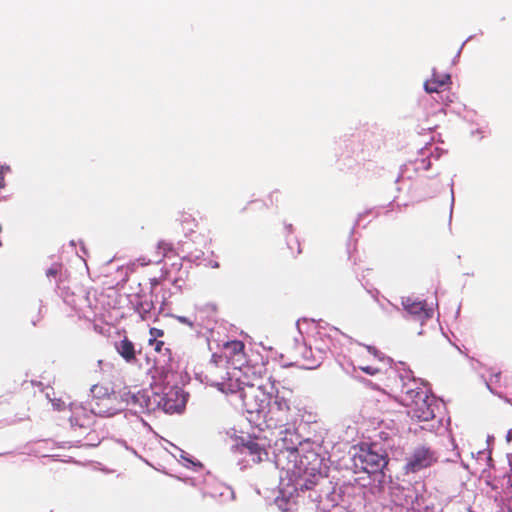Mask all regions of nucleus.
Segmentation results:
<instances>
[{
  "label": "nucleus",
  "instance_id": "1",
  "mask_svg": "<svg viewBox=\"0 0 512 512\" xmlns=\"http://www.w3.org/2000/svg\"><path fill=\"white\" fill-rule=\"evenodd\" d=\"M399 397L412 419L429 422L435 418V409L438 407L436 398L415 379L408 378V381L402 383Z\"/></svg>",
  "mask_w": 512,
  "mask_h": 512
},
{
  "label": "nucleus",
  "instance_id": "2",
  "mask_svg": "<svg viewBox=\"0 0 512 512\" xmlns=\"http://www.w3.org/2000/svg\"><path fill=\"white\" fill-rule=\"evenodd\" d=\"M293 461V475L297 478V485L300 489L310 490L322 478L321 472L316 467L318 455L309 451L306 455H300L298 449H290V462Z\"/></svg>",
  "mask_w": 512,
  "mask_h": 512
},
{
  "label": "nucleus",
  "instance_id": "3",
  "mask_svg": "<svg viewBox=\"0 0 512 512\" xmlns=\"http://www.w3.org/2000/svg\"><path fill=\"white\" fill-rule=\"evenodd\" d=\"M235 451L247 462L259 464L268 459L266 443L258 437H240L235 445Z\"/></svg>",
  "mask_w": 512,
  "mask_h": 512
},
{
  "label": "nucleus",
  "instance_id": "4",
  "mask_svg": "<svg viewBox=\"0 0 512 512\" xmlns=\"http://www.w3.org/2000/svg\"><path fill=\"white\" fill-rule=\"evenodd\" d=\"M438 461L436 452L426 445H420L413 449L407 458L404 466L405 472L417 473L423 469L429 468Z\"/></svg>",
  "mask_w": 512,
  "mask_h": 512
},
{
  "label": "nucleus",
  "instance_id": "5",
  "mask_svg": "<svg viewBox=\"0 0 512 512\" xmlns=\"http://www.w3.org/2000/svg\"><path fill=\"white\" fill-rule=\"evenodd\" d=\"M317 365L312 350L304 342L303 337L300 336V339L295 338L292 354L290 355V367L296 366L301 369H314Z\"/></svg>",
  "mask_w": 512,
  "mask_h": 512
},
{
  "label": "nucleus",
  "instance_id": "6",
  "mask_svg": "<svg viewBox=\"0 0 512 512\" xmlns=\"http://www.w3.org/2000/svg\"><path fill=\"white\" fill-rule=\"evenodd\" d=\"M258 380H260V376L249 365L234 367L229 372V387L232 392L241 390V386L248 388L250 385H256L255 382Z\"/></svg>",
  "mask_w": 512,
  "mask_h": 512
},
{
  "label": "nucleus",
  "instance_id": "7",
  "mask_svg": "<svg viewBox=\"0 0 512 512\" xmlns=\"http://www.w3.org/2000/svg\"><path fill=\"white\" fill-rule=\"evenodd\" d=\"M102 402L96 401L95 405L91 404V413H88L82 406H75L70 417V423L72 426H78L80 428H89L93 422L92 414L111 416L113 412L110 410H104L101 407Z\"/></svg>",
  "mask_w": 512,
  "mask_h": 512
},
{
  "label": "nucleus",
  "instance_id": "8",
  "mask_svg": "<svg viewBox=\"0 0 512 512\" xmlns=\"http://www.w3.org/2000/svg\"><path fill=\"white\" fill-rule=\"evenodd\" d=\"M358 459L361 463V468L367 473L381 471L388 464L387 456L384 453L375 451L373 446L361 449Z\"/></svg>",
  "mask_w": 512,
  "mask_h": 512
},
{
  "label": "nucleus",
  "instance_id": "9",
  "mask_svg": "<svg viewBox=\"0 0 512 512\" xmlns=\"http://www.w3.org/2000/svg\"><path fill=\"white\" fill-rule=\"evenodd\" d=\"M240 394L242 404L249 413L259 412L265 403V394L258 385H250L248 388L241 386Z\"/></svg>",
  "mask_w": 512,
  "mask_h": 512
},
{
  "label": "nucleus",
  "instance_id": "10",
  "mask_svg": "<svg viewBox=\"0 0 512 512\" xmlns=\"http://www.w3.org/2000/svg\"><path fill=\"white\" fill-rule=\"evenodd\" d=\"M186 398L179 387H171L158 401V406L166 413H176L184 409Z\"/></svg>",
  "mask_w": 512,
  "mask_h": 512
},
{
  "label": "nucleus",
  "instance_id": "11",
  "mask_svg": "<svg viewBox=\"0 0 512 512\" xmlns=\"http://www.w3.org/2000/svg\"><path fill=\"white\" fill-rule=\"evenodd\" d=\"M149 346L154 348V351L161 354V357L156 360V368L161 369L163 375H167L174 369V358L170 348L165 347L163 340H156L153 343H148Z\"/></svg>",
  "mask_w": 512,
  "mask_h": 512
},
{
  "label": "nucleus",
  "instance_id": "12",
  "mask_svg": "<svg viewBox=\"0 0 512 512\" xmlns=\"http://www.w3.org/2000/svg\"><path fill=\"white\" fill-rule=\"evenodd\" d=\"M404 310L419 321H424L432 316V310L427 308L425 301H420L412 297L402 298Z\"/></svg>",
  "mask_w": 512,
  "mask_h": 512
},
{
  "label": "nucleus",
  "instance_id": "13",
  "mask_svg": "<svg viewBox=\"0 0 512 512\" xmlns=\"http://www.w3.org/2000/svg\"><path fill=\"white\" fill-rule=\"evenodd\" d=\"M451 85V77L449 74H439L435 71L432 77L425 81L424 89L427 93H439L448 89Z\"/></svg>",
  "mask_w": 512,
  "mask_h": 512
},
{
  "label": "nucleus",
  "instance_id": "14",
  "mask_svg": "<svg viewBox=\"0 0 512 512\" xmlns=\"http://www.w3.org/2000/svg\"><path fill=\"white\" fill-rule=\"evenodd\" d=\"M114 347L127 363H135L137 361L135 345L128 337L125 336L120 341L115 342Z\"/></svg>",
  "mask_w": 512,
  "mask_h": 512
},
{
  "label": "nucleus",
  "instance_id": "15",
  "mask_svg": "<svg viewBox=\"0 0 512 512\" xmlns=\"http://www.w3.org/2000/svg\"><path fill=\"white\" fill-rule=\"evenodd\" d=\"M134 309L142 320H147L150 318L151 312L154 309V303L152 300L139 299V301L134 304Z\"/></svg>",
  "mask_w": 512,
  "mask_h": 512
},
{
  "label": "nucleus",
  "instance_id": "16",
  "mask_svg": "<svg viewBox=\"0 0 512 512\" xmlns=\"http://www.w3.org/2000/svg\"><path fill=\"white\" fill-rule=\"evenodd\" d=\"M230 356H241L244 353L245 345L240 340H232L224 345Z\"/></svg>",
  "mask_w": 512,
  "mask_h": 512
},
{
  "label": "nucleus",
  "instance_id": "17",
  "mask_svg": "<svg viewBox=\"0 0 512 512\" xmlns=\"http://www.w3.org/2000/svg\"><path fill=\"white\" fill-rule=\"evenodd\" d=\"M180 221H181V224H182L184 230H187V232L194 231V227L196 226V221L194 218L191 217L190 214L182 213Z\"/></svg>",
  "mask_w": 512,
  "mask_h": 512
},
{
  "label": "nucleus",
  "instance_id": "18",
  "mask_svg": "<svg viewBox=\"0 0 512 512\" xmlns=\"http://www.w3.org/2000/svg\"><path fill=\"white\" fill-rule=\"evenodd\" d=\"M274 504L282 512H286L288 510V497L285 496L283 489L279 490V495L275 498Z\"/></svg>",
  "mask_w": 512,
  "mask_h": 512
},
{
  "label": "nucleus",
  "instance_id": "19",
  "mask_svg": "<svg viewBox=\"0 0 512 512\" xmlns=\"http://www.w3.org/2000/svg\"><path fill=\"white\" fill-rule=\"evenodd\" d=\"M164 335H165L164 330L152 327L149 330V336L150 337L148 339V343H153L156 340H160L162 337H164Z\"/></svg>",
  "mask_w": 512,
  "mask_h": 512
},
{
  "label": "nucleus",
  "instance_id": "20",
  "mask_svg": "<svg viewBox=\"0 0 512 512\" xmlns=\"http://www.w3.org/2000/svg\"><path fill=\"white\" fill-rule=\"evenodd\" d=\"M359 369L363 372H365L366 374H369V375H376L380 372V369L375 367V366H372V365H362L360 364L359 366Z\"/></svg>",
  "mask_w": 512,
  "mask_h": 512
},
{
  "label": "nucleus",
  "instance_id": "21",
  "mask_svg": "<svg viewBox=\"0 0 512 512\" xmlns=\"http://www.w3.org/2000/svg\"><path fill=\"white\" fill-rule=\"evenodd\" d=\"M58 272H59V269L57 267H51L47 270L46 274L48 277H56Z\"/></svg>",
  "mask_w": 512,
  "mask_h": 512
},
{
  "label": "nucleus",
  "instance_id": "22",
  "mask_svg": "<svg viewBox=\"0 0 512 512\" xmlns=\"http://www.w3.org/2000/svg\"><path fill=\"white\" fill-rule=\"evenodd\" d=\"M4 186H5L4 175H3V173L0 171V189H2Z\"/></svg>",
  "mask_w": 512,
  "mask_h": 512
},
{
  "label": "nucleus",
  "instance_id": "23",
  "mask_svg": "<svg viewBox=\"0 0 512 512\" xmlns=\"http://www.w3.org/2000/svg\"><path fill=\"white\" fill-rule=\"evenodd\" d=\"M508 440H511L512 439V428L508 431Z\"/></svg>",
  "mask_w": 512,
  "mask_h": 512
},
{
  "label": "nucleus",
  "instance_id": "24",
  "mask_svg": "<svg viewBox=\"0 0 512 512\" xmlns=\"http://www.w3.org/2000/svg\"><path fill=\"white\" fill-rule=\"evenodd\" d=\"M179 319L182 323H188V321L185 317H180Z\"/></svg>",
  "mask_w": 512,
  "mask_h": 512
},
{
  "label": "nucleus",
  "instance_id": "25",
  "mask_svg": "<svg viewBox=\"0 0 512 512\" xmlns=\"http://www.w3.org/2000/svg\"><path fill=\"white\" fill-rule=\"evenodd\" d=\"M368 298H369L373 303H376V302H377V300H376V299H374L372 296H368Z\"/></svg>",
  "mask_w": 512,
  "mask_h": 512
},
{
  "label": "nucleus",
  "instance_id": "26",
  "mask_svg": "<svg viewBox=\"0 0 512 512\" xmlns=\"http://www.w3.org/2000/svg\"><path fill=\"white\" fill-rule=\"evenodd\" d=\"M39 320H40V317H37V320L32 322V323H33V325L35 326V325H36V323H37Z\"/></svg>",
  "mask_w": 512,
  "mask_h": 512
}]
</instances>
